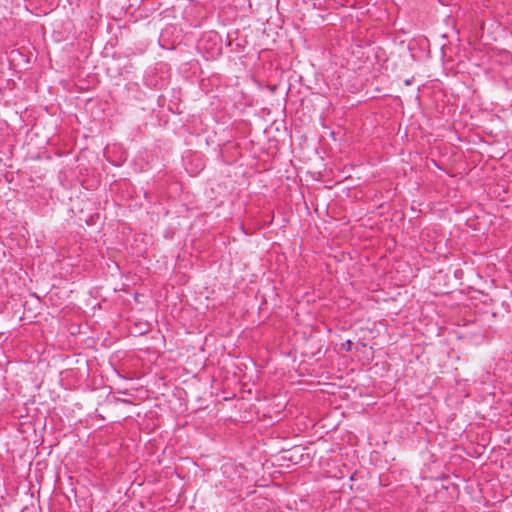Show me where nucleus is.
I'll use <instances>...</instances> for the list:
<instances>
[{
    "instance_id": "f257e3e1",
    "label": "nucleus",
    "mask_w": 512,
    "mask_h": 512,
    "mask_svg": "<svg viewBox=\"0 0 512 512\" xmlns=\"http://www.w3.org/2000/svg\"><path fill=\"white\" fill-rule=\"evenodd\" d=\"M351 344H352V343H351V341H350V340H348V341L346 342V347H347V349H346V350H347V351H349V350L351 349V348H350V347H351Z\"/></svg>"
}]
</instances>
